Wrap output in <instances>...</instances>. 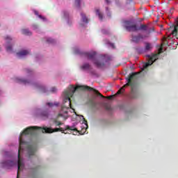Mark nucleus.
Listing matches in <instances>:
<instances>
[{
    "label": "nucleus",
    "instance_id": "obj_10",
    "mask_svg": "<svg viewBox=\"0 0 178 178\" xmlns=\"http://www.w3.org/2000/svg\"><path fill=\"white\" fill-rule=\"evenodd\" d=\"M6 41V51L7 52H12V46L10 44H9L10 41H12V38L9 36H7L5 38Z\"/></svg>",
    "mask_w": 178,
    "mask_h": 178
},
{
    "label": "nucleus",
    "instance_id": "obj_38",
    "mask_svg": "<svg viewBox=\"0 0 178 178\" xmlns=\"http://www.w3.org/2000/svg\"><path fill=\"white\" fill-rule=\"evenodd\" d=\"M106 3H108V4L111 3V2L109 1V0H106Z\"/></svg>",
    "mask_w": 178,
    "mask_h": 178
},
{
    "label": "nucleus",
    "instance_id": "obj_43",
    "mask_svg": "<svg viewBox=\"0 0 178 178\" xmlns=\"http://www.w3.org/2000/svg\"><path fill=\"white\" fill-rule=\"evenodd\" d=\"M106 10H108V8H106Z\"/></svg>",
    "mask_w": 178,
    "mask_h": 178
},
{
    "label": "nucleus",
    "instance_id": "obj_13",
    "mask_svg": "<svg viewBox=\"0 0 178 178\" xmlns=\"http://www.w3.org/2000/svg\"><path fill=\"white\" fill-rule=\"evenodd\" d=\"M81 69L82 70H91L92 67L91 65H90L89 63H84L83 65H81Z\"/></svg>",
    "mask_w": 178,
    "mask_h": 178
},
{
    "label": "nucleus",
    "instance_id": "obj_17",
    "mask_svg": "<svg viewBox=\"0 0 178 178\" xmlns=\"http://www.w3.org/2000/svg\"><path fill=\"white\" fill-rule=\"evenodd\" d=\"M81 21L83 23H88V18H87V17L86 16V14H83V13H81Z\"/></svg>",
    "mask_w": 178,
    "mask_h": 178
},
{
    "label": "nucleus",
    "instance_id": "obj_40",
    "mask_svg": "<svg viewBox=\"0 0 178 178\" xmlns=\"http://www.w3.org/2000/svg\"><path fill=\"white\" fill-rule=\"evenodd\" d=\"M66 109H69V107H66Z\"/></svg>",
    "mask_w": 178,
    "mask_h": 178
},
{
    "label": "nucleus",
    "instance_id": "obj_33",
    "mask_svg": "<svg viewBox=\"0 0 178 178\" xmlns=\"http://www.w3.org/2000/svg\"><path fill=\"white\" fill-rule=\"evenodd\" d=\"M110 47H111V48H113V49H115V44L110 43Z\"/></svg>",
    "mask_w": 178,
    "mask_h": 178
},
{
    "label": "nucleus",
    "instance_id": "obj_9",
    "mask_svg": "<svg viewBox=\"0 0 178 178\" xmlns=\"http://www.w3.org/2000/svg\"><path fill=\"white\" fill-rule=\"evenodd\" d=\"M155 60H156V55H154L153 56H151L149 58V60L144 65V68L147 69L148 66H151V65H152V63H154Z\"/></svg>",
    "mask_w": 178,
    "mask_h": 178
},
{
    "label": "nucleus",
    "instance_id": "obj_32",
    "mask_svg": "<svg viewBox=\"0 0 178 178\" xmlns=\"http://www.w3.org/2000/svg\"><path fill=\"white\" fill-rule=\"evenodd\" d=\"M55 91H56V88H52L51 89V92H55Z\"/></svg>",
    "mask_w": 178,
    "mask_h": 178
},
{
    "label": "nucleus",
    "instance_id": "obj_29",
    "mask_svg": "<svg viewBox=\"0 0 178 178\" xmlns=\"http://www.w3.org/2000/svg\"><path fill=\"white\" fill-rule=\"evenodd\" d=\"M33 30H37V29H38V26L35 25V24H33Z\"/></svg>",
    "mask_w": 178,
    "mask_h": 178
},
{
    "label": "nucleus",
    "instance_id": "obj_6",
    "mask_svg": "<svg viewBox=\"0 0 178 178\" xmlns=\"http://www.w3.org/2000/svg\"><path fill=\"white\" fill-rule=\"evenodd\" d=\"M147 38L145 35H143L141 33H139L138 35H132L131 36V41L132 42H134L135 44H140L144 38Z\"/></svg>",
    "mask_w": 178,
    "mask_h": 178
},
{
    "label": "nucleus",
    "instance_id": "obj_7",
    "mask_svg": "<svg viewBox=\"0 0 178 178\" xmlns=\"http://www.w3.org/2000/svg\"><path fill=\"white\" fill-rule=\"evenodd\" d=\"M125 23V29L127 31H138V26L137 24L129 25V23H130L129 21H127Z\"/></svg>",
    "mask_w": 178,
    "mask_h": 178
},
{
    "label": "nucleus",
    "instance_id": "obj_16",
    "mask_svg": "<svg viewBox=\"0 0 178 178\" xmlns=\"http://www.w3.org/2000/svg\"><path fill=\"white\" fill-rule=\"evenodd\" d=\"M40 116L41 118H47L48 116H49V113L48 112V111H42L40 113Z\"/></svg>",
    "mask_w": 178,
    "mask_h": 178
},
{
    "label": "nucleus",
    "instance_id": "obj_12",
    "mask_svg": "<svg viewBox=\"0 0 178 178\" xmlns=\"http://www.w3.org/2000/svg\"><path fill=\"white\" fill-rule=\"evenodd\" d=\"M17 83H19V84H24V86H27V84H30V81L24 79H17Z\"/></svg>",
    "mask_w": 178,
    "mask_h": 178
},
{
    "label": "nucleus",
    "instance_id": "obj_22",
    "mask_svg": "<svg viewBox=\"0 0 178 178\" xmlns=\"http://www.w3.org/2000/svg\"><path fill=\"white\" fill-rule=\"evenodd\" d=\"M22 34H25V35H31V32L29 31V29H22Z\"/></svg>",
    "mask_w": 178,
    "mask_h": 178
},
{
    "label": "nucleus",
    "instance_id": "obj_4",
    "mask_svg": "<svg viewBox=\"0 0 178 178\" xmlns=\"http://www.w3.org/2000/svg\"><path fill=\"white\" fill-rule=\"evenodd\" d=\"M84 56L89 59L90 60H92L94 65L97 66V67H104L105 66V57L102 58L101 59L97 60V52H85L83 53Z\"/></svg>",
    "mask_w": 178,
    "mask_h": 178
},
{
    "label": "nucleus",
    "instance_id": "obj_37",
    "mask_svg": "<svg viewBox=\"0 0 178 178\" xmlns=\"http://www.w3.org/2000/svg\"><path fill=\"white\" fill-rule=\"evenodd\" d=\"M83 123H85V124H87V121L86 120V118H83Z\"/></svg>",
    "mask_w": 178,
    "mask_h": 178
},
{
    "label": "nucleus",
    "instance_id": "obj_30",
    "mask_svg": "<svg viewBox=\"0 0 178 178\" xmlns=\"http://www.w3.org/2000/svg\"><path fill=\"white\" fill-rule=\"evenodd\" d=\"M105 108L106 109V111H111V106H106Z\"/></svg>",
    "mask_w": 178,
    "mask_h": 178
},
{
    "label": "nucleus",
    "instance_id": "obj_23",
    "mask_svg": "<svg viewBox=\"0 0 178 178\" xmlns=\"http://www.w3.org/2000/svg\"><path fill=\"white\" fill-rule=\"evenodd\" d=\"M34 13L36 16H38L40 19H42V20H45V17H42V15H38V11L35 10Z\"/></svg>",
    "mask_w": 178,
    "mask_h": 178
},
{
    "label": "nucleus",
    "instance_id": "obj_5",
    "mask_svg": "<svg viewBox=\"0 0 178 178\" xmlns=\"http://www.w3.org/2000/svg\"><path fill=\"white\" fill-rule=\"evenodd\" d=\"M27 152H28L29 158H31V156H34V155H35V152H37V145H29L27 147Z\"/></svg>",
    "mask_w": 178,
    "mask_h": 178
},
{
    "label": "nucleus",
    "instance_id": "obj_41",
    "mask_svg": "<svg viewBox=\"0 0 178 178\" xmlns=\"http://www.w3.org/2000/svg\"><path fill=\"white\" fill-rule=\"evenodd\" d=\"M65 113H67V111H65Z\"/></svg>",
    "mask_w": 178,
    "mask_h": 178
},
{
    "label": "nucleus",
    "instance_id": "obj_2",
    "mask_svg": "<svg viewBox=\"0 0 178 178\" xmlns=\"http://www.w3.org/2000/svg\"><path fill=\"white\" fill-rule=\"evenodd\" d=\"M140 78V73L138 72H132L129 74V76L126 78L127 83L121 88L118 92L117 94L119 95L122 91H124L125 87L131 86V98L132 99H136L138 97L137 93V81Z\"/></svg>",
    "mask_w": 178,
    "mask_h": 178
},
{
    "label": "nucleus",
    "instance_id": "obj_3",
    "mask_svg": "<svg viewBox=\"0 0 178 178\" xmlns=\"http://www.w3.org/2000/svg\"><path fill=\"white\" fill-rule=\"evenodd\" d=\"M79 90L94 91L95 94H97V95H99V97H102V98H105V97H104L102 94L99 93V92L97 90L94 89L93 88L90 87L88 86H78L75 88L71 87L68 90L64 91L63 92L65 96L64 102H67V101L69 102L70 108H72V99L70 98H72L74 92L76 91H79Z\"/></svg>",
    "mask_w": 178,
    "mask_h": 178
},
{
    "label": "nucleus",
    "instance_id": "obj_34",
    "mask_svg": "<svg viewBox=\"0 0 178 178\" xmlns=\"http://www.w3.org/2000/svg\"><path fill=\"white\" fill-rule=\"evenodd\" d=\"M74 52L75 54H81V52H80V50L79 49H75Z\"/></svg>",
    "mask_w": 178,
    "mask_h": 178
},
{
    "label": "nucleus",
    "instance_id": "obj_11",
    "mask_svg": "<svg viewBox=\"0 0 178 178\" xmlns=\"http://www.w3.org/2000/svg\"><path fill=\"white\" fill-rule=\"evenodd\" d=\"M29 54H30V50H22L17 53V56H18V58H22L23 56H26V55H29Z\"/></svg>",
    "mask_w": 178,
    "mask_h": 178
},
{
    "label": "nucleus",
    "instance_id": "obj_39",
    "mask_svg": "<svg viewBox=\"0 0 178 178\" xmlns=\"http://www.w3.org/2000/svg\"><path fill=\"white\" fill-rule=\"evenodd\" d=\"M26 72H27V73H30V72H31V71H30L29 70H27Z\"/></svg>",
    "mask_w": 178,
    "mask_h": 178
},
{
    "label": "nucleus",
    "instance_id": "obj_15",
    "mask_svg": "<svg viewBox=\"0 0 178 178\" xmlns=\"http://www.w3.org/2000/svg\"><path fill=\"white\" fill-rule=\"evenodd\" d=\"M148 30V26L145 24H140V27H138V31H147Z\"/></svg>",
    "mask_w": 178,
    "mask_h": 178
},
{
    "label": "nucleus",
    "instance_id": "obj_19",
    "mask_svg": "<svg viewBox=\"0 0 178 178\" xmlns=\"http://www.w3.org/2000/svg\"><path fill=\"white\" fill-rule=\"evenodd\" d=\"M95 12H96V15L99 17V19L102 20V19H104V15H102V13H101V12L99 11V9H96Z\"/></svg>",
    "mask_w": 178,
    "mask_h": 178
},
{
    "label": "nucleus",
    "instance_id": "obj_36",
    "mask_svg": "<svg viewBox=\"0 0 178 178\" xmlns=\"http://www.w3.org/2000/svg\"><path fill=\"white\" fill-rule=\"evenodd\" d=\"M103 34H108V31H106L105 30L102 31Z\"/></svg>",
    "mask_w": 178,
    "mask_h": 178
},
{
    "label": "nucleus",
    "instance_id": "obj_35",
    "mask_svg": "<svg viewBox=\"0 0 178 178\" xmlns=\"http://www.w3.org/2000/svg\"><path fill=\"white\" fill-rule=\"evenodd\" d=\"M64 16H65V17H67V16H69V13H68L67 12H65V13H64Z\"/></svg>",
    "mask_w": 178,
    "mask_h": 178
},
{
    "label": "nucleus",
    "instance_id": "obj_27",
    "mask_svg": "<svg viewBox=\"0 0 178 178\" xmlns=\"http://www.w3.org/2000/svg\"><path fill=\"white\" fill-rule=\"evenodd\" d=\"M106 98H107V99H113V98H115V95H111V96L106 97Z\"/></svg>",
    "mask_w": 178,
    "mask_h": 178
},
{
    "label": "nucleus",
    "instance_id": "obj_8",
    "mask_svg": "<svg viewBox=\"0 0 178 178\" xmlns=\"http://www.w3.org/2000/svg\"><path fill=\"white\" fill-rule=\"evenodd\" d=\"M1 165H2L3 168H10V167L15 166V165H16V161L8 160L6 161H3L1 163Z\"/></svg>",
    "mask_w": 178,
    "mask_h": 178
},
{
    "label": "nucleus",
    "instance_id": "obj_26",
    "mask_svg": "<svg viewBox=\"0 0 178 178\" xmlns=\"http://www.w3.org/2000/svg\"><path fill=\"white\" fill-rule=\"evenodd\" d=\"M54 123L56 124V126H61V124H63L62 122L58 121L56 120L54 121Z\"/></svg>",
    "mask_w": 178,
    "mask_h": 178
},
{
    "label": "nucleus",
    "instance_id": "obj_24",
    "mask_svg": "<svg viewBox=\"0 0 178 178\" xmlns=\"http://www.w3.org/2000/svg\"><path fill=\"white\" fill-rule=\"evenodd\" d=\"M80 2H81V0H75L76 8H80Z\"/></svg>",
    "mask_w": 178,
    "mask_h": 178
},
{
    "label": "nucleus",
    "instance_id": "obj_31",
    "mask_svg": "<svg viewBox=\"0 0 178 178\" xmlns=\"http://www.w3.org/2000/svg\"><path fill=\"white\" fill-rule=\"evenodd\" d=\"M163 51V48L162 47H160L159 49V54H162Z\"/></svg>",
    "mask_w": 178,
    "mask_h": 178
},
{
    "label": "nucleus",
    "instance_id": "obj_20",
    "mask_svg": "<svg viewBox=\"0 0 178 178\" xmlns=\"http://www.w3.org/2000/svg\"><path fill=\"white\" fill-rule=\"evenodd\" d=\"M65 130H71L72 131H77V129L74 127H70L69 125L65 126Z\"/></svg>",
    "mask_w": 178,
    "mask_h": 178
},
{
    "label": "nucleus",
    "instance_id": "obj_25",
    "mask_svg": "<svg viewBox=\"0 0 178 178\" xmlns=\"http://www.w3.org/2000/svg\"><path fill=\"white\" fill-rule=\"evenodd\" d=\"M47 42H48V44H54V42H55V40L51 38H49L47 40Z\"/></svg>",
    "mask_w": 178,
    "mask_h": 178
},
{
    "label": "nucleus",
    "instance_id": "obj_42",
    "mask_svg": "<svg viewBox=\"0 0 178 178\" xmlns=\"http://www.w3.org/2000/svg\"><path fill=\"white\" fill-rule=\"evenodd\" d=\"M58 115H59V116H62V115H61V114H59Z\"/></svg>",
    "mask_w": 178,
    "mask_h": 178
},
{
    "label": "nucleus",
    "instance_id": "obj_18",
    "mask_svg": "<svg viewBox=\"0 0 178 178\" xmlns=\"http://www.w3.org/2000/svg\"><path fill=\"white\" fill-rule=\"evenodd\" d=\"M145 51H149V49H152V45L151 44V43L145 42Z\"/></svg>",
    "mask_w": 178,
    "mask_h": 178
},
{
    "label": "nucleus",
    "instance_id": "obj_1",
    "mask_svg": "<svg viewBox=\"0 0 178 178\" xmlns=\"http://www.w3.org/2000/svg\"><path fill=\"white\" fill-rule=\"evenodd\" d=\"M35 130H41L42 133H56L57 131H61V133H65V129L63 128L52 129L48 127L42 128L38 127H30L24 129L19 137V147L18 149L17 161L18 170L17 172V178H19V172H20V170H23V169L24 168V163H23V159L20 158V152L23 151V147H22V146L26 144V141L23 140V138H22V136H23V134H25V136L27 134L33 136L34 133H35Z\"/></svg>",
    "mask_w": 178,
    "mask_h": 178
},
{
    "label": "nucleus",
    "instance_id": "obj_28",
    "mask_svg": "<svg viewBox=\"0 0 178 178\" xmlns=\"http://www.w3.org/2000/svg\"><path fill=\"white\" fill-rule=\"evenodd\" d=\"M41 90L42 92H47V90H45V88L44 86H41Z\"/></svg>",
    "mask_w": 178,
    "mask_h": 178
},
{
    "label": "nucleus",
    "instance_id": "obj_21",
    "mask_svg": "<svg viewBox=\"0 0 178 178\" xmlns=\"http://www.w3.org/2000/svg\"><path fill=\"white\" fill-rule=\"evenodd\" d=\"M177 22V26H174V29L172 32V35H176L177 34V27H178V20Z\"/></svg>",
    "mask_w": 178,
    "mask_h": 178
},
{
    "label": "nucleus",
    "instance_id": "obj_14",
    "mask_svg": "<svg viewBox=\"0 0 178 178\" xmlns=\"http://www.w3.org/2000/svg\"><path fill=\"white\" fill-rule=\"evenodd\" d=\"M47 106H49V108H54V106H59L58 102H47L46 103Z\"/></svg>",
    "mask_w": 178,
    "mask_h": 178
}]
</instances>
